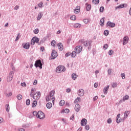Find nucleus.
Masks as SVG:
<instances>
[{
	"label": "nucleus",
	"instance_id": "nucleus-1",
	"mask_svg": "<svg viewBox=\"0 0 131 131\" xmlns=\"http://www.w3.org/2000/svg\"><path fill=\"white\" fill-rule=\"evenodd\" d=\"M35 93V89L32 88L31 90L30 97H32L34 100H39L40 98V92H37Z\"/></svg>",
	"mask_w": 131,
	"mask_h": 131
},
{
	"label": "nucleus",
	"instance_id": "nucleus-2",
	"mask_svg": "<svg viewBox=\"0 0 131 131\" xmlns=\"http://www.w3.org/2000/svg\"><path fill=\"white\" fill-rule=\"evenodd\" d=\"M55 95V91L52 90L51 91L49 95L47 96L46 98V101L47 102H49V101H51L52 100L53 104L55 103V97L54 96Z\"/></svg>",
	"mask_w": 131,
	"mask_h": 131
},
{
	"label": "nucleus",
	"instance_id": "nucleus-3",
	"mask_svg": "<svg viewBox=\"0 0 131 131\" xmlns=\"http://www.w3.org/2000/svg\"><path fill=\"white\" fill-rule=\"evenodd\" d=\"M79 42H81V43H82L84 47H91L92 46V43L93 42V41L92 40H88L85 41H84V40L81 39L79 41Z\"/></svg>",
	"mask_w": 131,
	"mask_h": 131
},
{
	"label": "nucleus",
	"instance_id": "nucleus-4",
	"mask_svg": "<svg viewBox=\"0 0 131 131\" xmlns=\"http://www.w3.org/2000/svg\"><path fill=\"white\" fill-rule=\"evenodd\" d=\"M13 77H14V71H11L10 72L9 75L7 76V81L8 82L12 81L13 80Z\"/></svg>",
	"mask_w": 131,
	"mask_h": 131
},
{
	"label": "nucleus",
	"instance_id": "nucleus-5",
	"mask_svg": "<svg viewBox=\"0 0 131 131\" xmlns=\"http://www.w3.org/2000/svg\"><path fill=\"white\" fill-rule=\"evenodd\" d=\"M34 65L36 68L39 67L40 69H42V63H41V60H40V59L36 60Z\"/></svg>",
	"mask_w": 131,
	"mask_h": 131
},
{
	"label": "nucleus",
	"instance_id": "nucleus-6",
	"mask_svg": "<svg viewBox=\"0 0 131 131\" xmlns=\"http://www.w3.org/2000/svg\"><path fill=\"white\" fill-rule=\"evenodd\" d=\"M46 117V115L41 111H39L37 112V118H39V119H43Z\"/></svg>",
	"mask_w": 131,
	"mask_h": 131
},
{
	"label": "nucleus",
	"instance_id": "nucleus-7",
	"mask_svg": "<svg viewBox=\"0 0 131 131\" xmlns=\"http://www.w3.org/2000/svg\"><path fill=\"white\" fill-rule=\"evenodd\" d=\"M39 41V38H38L37 37H33L31 41V44L32 45V46H34V45H35V42H36V43H38V42Z\"/></svg>",
	"mask_w": 131,
	"mask_h": 131
},
{
	"label": "nucleus",
	"instance_id": "nucleus-8",
	"mask_svg": "<svg viewBox=\"0 0 131 131\" xmlns=\"http://www.w3.org/2000/svg\"><path fill=\"white\" fill-rule=\"evenodd\" d=\"M51 56L52 58H50V60H54V59H56V58L58 57V53H57L56 51L53 50L51 53Z\"/></svg>",
	"mask_w": 131,
	"mask_h": 131
},
{
	"label": "nucleus",
	"instance_id": "nucleus-9",
	"mask_svg": "<svg viewBox=\"0 0 131 131\" xmlns=\"http://www.w3.org/2000/svg\"><path fill=\"white\" fill-rule=\"evenodd\" d=\"M82 51V47L81 46H77L75 48V51L77 54H79Z\"/></svg>",
	"mask_w": 131,
	"mask_h": 131
},
{
	"label": "nucleus",
	"instance_id": "nucleus-10",
	"mask_svg": "<svg viewBox=\"0 0 131 131\" xmlns=\"http://www.w3.org/2000/svg\"><path fill=\"white\" fill-rule=\"evenodd\" d=\"M106 26L107 27L109 26V27H111V28H113V27H115V23L108 21L106 23Z\"/></svg>",
	"mask_w": 131,
	"mask_h": 131
},
{
	"label": "nucleus",
	"instance_id": "nucleus-11",
	"mask_svg": "<svg viewBox=\"0 0 131 131\" xmlns=\"http://www.w3.org/2000/svg\"><path fill=\"white\" fill-rule=\"evenodd\" d=\"M84 95V90L83 89H80L78 91V96L79 97H82Z\"/></svg>",
	"mask_w": 131,
	"mask_h": 131
},
{
	"label": "nucleus",
	"instance_id": "nucleus-12",
	"mask_svg": "<svg viewBox=\"0 0 131 131\" xmlns=\"http://www.w3.org/2000/svg\"><path fill=\"white\" fill-rule=\"evenodd\" d=\"M128 37L127 36H125L123 38V45L125 46L127 42H128Z\"/></svg>",
	"mask_w": 131,
	"mask_h": 131
},
{
	"label": "nucleus",
	"instance_id": "nucleus-13",
	"mask_svg": "<svg viewBox=\"0 0 131 131\" xmlns=\"http://www.w3.org/2000/svg\"><path fill=\"white\" fill-rule=\"evenodd\" d=\"M86 123H88V120L86 119H83L81 120V126H84V125H86Z\"/></svg>",
	"mask_w": 131,
	"mask_h": 131
},
{
	"label": "nucleus",
	"instance_id": "nucleus-14",
	"mask_svg": "<svg viewBox=\"0 0 131 131\" xmlns=\"http://www.w3.org/2000/svg\"><path fill=\"white\" fill-rule=\"evenodd\" d=\"M126 4H123L119 5L118 6H117L115 7V10H118V9H122V8H124L125 7H127Z\"/></svg>",
	"mask_w": 131,
	"mask_h": 131
},
{
	"label": "nucleus",
	"instance_id": "nucleus-15",
	"mask_svg": "<svg viewBox=\"0 0 131 131\" xmlns=\"http://www.w3.org/2000/svg\"><path fill=\"white\" fill-rule=\"evenodd\" d=\"M62 69H63V67L62 66H59L56 68V72H57V73H60L62 72Z\"/></svg>",
	"mask_w": 131,
	"mask_h": 131
},
{
	"label": "nucleus",
	"instance_id": "nucleus-16",
	"mask_svg": "<svg viewBox=\"0 0 131 131\" xmlns=\"http://www.w3.org/2000/svg\"><path fill=\"white\" fill-rule=\"evenodd\" d=\"M109 85H107V86H105L103 89V94L104 95H107L108 94V90H109Z\"/></svg>",
	"mask_w": 131,
	"mask_h": 131
},
{
	"label": "nucleus",
	"instance_id": "nucleus-17",
	"mask_svg": "<svg viewBox=\"0 0 131 131\" xmlns=\"http://www.w3.org/2000/svg\"><path fill=\"white\" fill-rule=\"evenodd\" d=\"M75 110L76 112H79L80 110V105L78 104H76L75 106Z\"/></svg>",
	"mask_w": 131,
	"mask_h": 131
},
{
	"label": "nucleus",
	"instance_id": "nucleus-18",
	"mask_svg": "<svg viewBox=\"0 0 131 131\" xmlns=\"http://www.w3.org/2000/svg\"><path fill=\"white\" fill-rule=\"evenodd\" d=\"M57 47L59 51H63V44L62 43H58L57 45Z\"/></svg>",
	"mask_w": 131,
	"mask_h": 131
},
{
	"label": "nucleus",
	"instance_id": "nucleus-19",
	"mask_svg": "<svg viewBox=\"0 0 131 131\" xmlns=\"http://www.w3.org/2000/svg\"><path fill=\"white\" fill-rule=\"evenodd\" d=\"M80 7L79 6H77L75 8V9H74V12L75 14H78V13H79V12H80Z\"/></svg>",
	"mask_w": 131,
	"mask_h": 131
},
{
	"label": "nucleus",
	"instance_id": "nucleus-20",
	"mask_svg": "<svg viewBox=\"0 0 131 131\" xmlns=\"http://www.w3.org/2000/svg\"><path fill=\"white\" fill-rule=\"evenodd\" d=\"M86 7V11H88V12L89 11H91V9H92V6L90 4H88V3L85 4Z\"/></svg>",
	"mask_w": 131,
	"mask_h": 131
},
{
	"label": "nucleus",
	"instance_id": "nucleus-21",
	"mask_svg": "<svg viewBox=\"0 0 131 131\" xmlns=\"http://www.w3.org/2000/svg\"><path fill=\"white\" fill-rule=\"evenodd\" d=\"M129 113H130L129 111H126L124 113V118H127V117H128V115H129Z\"/></svg>",
	"mask_w": 131,
	"mask_h": 131
},
{
	"label": "nucleus",
	"instance_id": "nucleus-22",
	"mask_svg": "<svg viewBox=\"0 0 131 131\" xmlns=\"http://www.w3.org/2000/svg\"><path fill=\"white\" fill-rule=\"evenodd\" d=\"M24 49H26V50H28L29 48H30V45L29 43H26L23 46Z\"/></svg>",
	"mask_w": 131,
	"mask_h": 131
},
{
	"label": "nucleus",
	"instance_id": "nucleus-23",
	"mask_svg": "<svg viewBox=\"0 0 131 131\" xmlns=\"http://www.w3.org/2000/svg\"><path fill=\"white\" fill-rule=\"evenodd\" d=\"M77 76H78L77 75L73 73L72 75V78L73 80H75V79H76L77 78Z\"/></svg>",
	"mask_w": 131,
	"mask_h": 131
},
{
	"label": "nucleus",
	"instance_id": "nucleus-24",
	"mask_svg": "<svg viewBox=\"0 0 131 131\" xmlns=\"http://www.w3.org/2000/svg\"><path fill=\"white\" fill-rule=\"evenodd\" d=\"M104 18L105 17H103L100 19V23L101 26H104V24H105V22H104Z\"/></svg>",
	"mask_w": 131,
	"mask_h": 131
},
{
	"label": "nucleus",
	"instance_id": "nucleus-25",
	"mask_svg": "<svg viewBox=\"0 0 131 131\" xmlns=\"http://www.w3.org/2000/svg\"><path fill=\"white\" fill-rule=\"evenodd\" d=\"M41 17H42V13L39 12V13L38 14V17L37 20H39L41 19Z\"/></svg>",
	"mask_w": 131,
	"mask_h": 131
},
{
	"label": "nucleus",
	"instance_id": "nucleus-26",
	"mask_svg": "<svg viewBox=\"0 0 131 131\" xmlns=\"http://www.w3.org/2000/svg\"><path fill=\"white\" fill-rule=\"evenodd\" d=\"M36 105H37V101L35 100L32 104V107L34 108V107H36Z\"/></svg>",
	"mask_w": 131,
	"mask_h": 131
},
{
	"label": "nucleus",
	"instance_id": "nucleus-27",
	"mask_svg": "<svg viewBox=\"0 0 131 131\" xmlns=\"http://www.w3.org/2000/svg\"><path fill=\"white\" fill-rule=\"evenodd\" d=\"M52 103L49 102L46 104V106L48 108V109H51L52 108Z\"/></svg>",
	"mask_w": 131,
	"mask_h": 131
},
{
	"label": "nucleus",
	"instance_id": "nucleus-28",
	"mask_svg": "<svg viewBox=\"0 0 131 131\" xmlns=\"http://www.w3.org/2000/svg\"><path fill=\"white\" fill-rule=\"evenodd\" d=\"M74 28H79L80 27H81V25L80 24H75L74 25Z\"/></svg>",
	"mask_w": 131,
	"mask_h": 131
},
{
	"label": "nucleus",
	"instance_id": "nucleus-29",
	"mask_svg": "<svg viewBox=\"0 0 131 131\" xmlns=\"http://www.w3.org/2000/svg\"><path fill=\"white\" fill-rule=\"evenodd\" d=\"M70 110L68 108H66L65 110H62L61 111V113H67L68 114L69 112H70Z\"/></svg>",
	"mask_w": 131,
	"mask_h": 131
},
{
	"label": "nucleus",
	"instance_id": "nucleus-30",
	"mask_svg": "<svg viewBox=\"0 0 131 131\" xmlns=\"http://www.w3.org/2000/svg\"><path fill=\"white\" fill-rule=\"evenodd\" d=\"M76 54H77V53H76V51H73L72 54H71V57L72 58H75V56H76Z\"/></svg>",
	"mask_w": 131,
	"mask_h": 131
},
{
	"label": "nucleus",
	"instance_id": "nucleus-31",
	"mask_svg": "<svg viewBox=\"0 0 131 131\" xmlns=\"http://www.w3.org/2000/svg\"><path fill=\"white\" fill-rule=\"evenodd\" d=\"M5 107L7 112H10V105L8 104L6 105Z\"/></svg>",
	"mask_w": 131,
	"mask_h": 131
},
{
	"label": "nucleus",
	"instance_id": "nucleus-32",
	"mask_svg": "<svg viewBox=\"0 0 131 131\" xmlns=\"http://www.w3.org/2000/svg\"><path fill=\"white\" fill-rule=\"evenodd\" d=\"M79 101H80V97H77L74 101V103H75V104H77V103H78V102H79Z\"/></svg>",
	"mask_w": 131,
	"mask_h": 131
},
{
	"label": "nucleus",
	"instance_id": "nucleus-33",
	"mask_svg": "<svg viewBox=\"0 0 131 131\" xmlns=\"http://www.w3.org/2000/svg\"><path fill=\"white\" fill-rule=\"evenodd\" d=\"M129 99V96L128 95H125L123 98V101L124 102L125 100H128Z\"/></svg>",
	"mask_w": 131,
	"mask_h": 131
},
{
	"label": "nucleus",
	"instance_id": "nucleus-34",
	"mask_svg": "<svg viewBox=\"0 0 131 131\" xmlns=\"http://www.w3.org/2000/svg\"><path fill=\"white\" fill-rule=\"evenodd\" d=\"M99 2L100 1L99 0H93L92 1V3H93V4H94V5H98V4H99Z\"/></svg>",
	"mask_w": 131,
	"mask_h": 131
},
{
	"label": "nucleus",
	"instance_id": "nucleus-35",
	"mask_svg": "<svg viewBox=\"0 0 131 131\" xmlns=\"http://www.w3.org/2000/svg\"><path fill=\"white\" fill-rule=\"evenodd\" d=\"M117 123H120L121 121V118H116Z\"/></svg>",
	"mask_w": 131,
	"mask_h": 131
},
{
	"label": "nucleus",
	"instance_id": "nucleus-36",
	"mask_svg": "<svg viewBox=\"0 0 131 131\" xmlns=\"http://www.w3.org/2000/svg\"><path fill=\"white\" fill-rule=\"evenodd\" d=\"M20 33H18L17 34V35L16 37V39H15V41H17V40H19V38H20Z\"/></svg>",
	"mask_w": 131,
	"mask_h": 131
},
{
	"label": "nucleus",
	"instance_id": "nucleus-37",
	"mask_svg": "<svg viewBox=\"0 0 131 131\" xmlns=\"http://www.w3.org/2000/svg\"><path fill=\"white\" fill-rule=\"evenodd\" d=\"M65 104V101L62 100L59 102L60 106H63Z\"/></svg>",
	"mask_w": 131,
	"mask_h": 131
},
{
	"label": "nucleus",
	"instance_id": "nucleus-38",
	"mask_svg": "<svg viewBox=\"0 0 131 131\" xmlns=\"http://www.w3.org/2000/svg\"><path fill=\"white\" fill-rule=\"evenodd\" d=\"M70 19H71V20L75 21V20H76V16L75 15H73L70 17Z\"/></svg>",
	"mask_w": 131,
	"mask_h": 131
},
{
	"label": "nucleus",
	"instance_id": "nucleus-39",
	"mask_svg": "<svg viewBox=\"0 0 131 131\" xmlns=\"http://www.w3.org/2000/svg\"><path fill=\"white\" fill-rule=\"evenodd\" d=\"M51 45L53 47H55V46H56V41H55V40H52L51 41Z\"/></svg>",
	"mask_w": 131,
	"mask_h": 131
},
{
	"label": "nucleus",
	"instance_id": "nucleus-40",
	"mask_svg": "<svg viewBox=\"0 0 131 131\" xmlns=\"http://www.w3.org/2000/svg\"><path fill=\"white\" fill-rule=\"evenodd\" d=\"M104 35L107 36V35H108L109 34V31L107 30H105L104 32Z\"/></svg>",
	"mask_w": 131,
	"mask_h": 131
},
{
	"label": "nucleus",
	"instance_id": "nucleus-41",
	"mask_svg": "<svg viewBox=\"0 0 131 131\" xmlns=\"http://www.w3.org/2000/svg\"><path fill=\"white\" fill-rule=\"evenodd\" d=\"M22 98H23L22 95H20V94H19V95H18L17 96V100H22Z\"/></svg>",
	"mask_w": 131,
	"mask_h": 131
},
{
	"label": "nucleus",
	"instance_id": "nucleus-42",
	"mask_svg": "<svg viewBox=\"0 0 131 131\" xmlns=\"http://www.w3.org/2000/svg\"><path fill=\"white\" fill-rule=\"evenodd\" d=\"M26 105L27 106H29L30 105V99H27L26 101Z\"/></svg>",
	"mask_w": 131,
	"mask_h": 131
},
{
	"label": "nucleus",
	"instance_id": "nucleus-43",
	"mask_svg": "<svg viewBox=\"0 0 131 131\" xmlns=\"http://www.w3.org/2000/svg\"><path fill=\"white\" fill-rule=\"evenodd\" d=\"M113 53H114V51L112 50H110L108 51V54L110 55V56H112V55H113Z\"/></svg>",
	"mask_w": 131,
	"mask_h": 131
},
{
	"label": "nucleus",
	"instance_id": "nucleus-44",
	"mask_svg": "<svg viewBox=\"0 0 131 131\" xmlns=\"http://www.w3.org/2000/svg\"><path fill=\"white\" fill-rule=\"evenodd\" d=\"M99 11H100V13H103V12H104V7L101 6L100 8Z\"/></svg>",
	"mask_w": 131,
	"mask_h": 131
},
{
	"label": "nucleus",
	"instance_id": "nucleus-45",
	"mask_svg": "<svg viewBox=\"0 0 131 131\" xmlns=\"http://www.w3.org/2000/svg\"><path fill=\"white\" fill-rule=\"evenodd\" d=\"M39 31L38 30V29H35L34 30L33 32H34V33H35V34H37V33H38Z\"/></svg>",
	"mask_w": 131,
	"mask_h": 131
},
{
	"label": "nucleus",
	"instance_id": "nucleus-46",
	"mask_svg": "<svg viewBox=\"0 0 131 131\" xmlns=\"http://www.w3.org/2000/svg\"><path fill=\"white\" fill-rule=\"evenodd\" d=\"M83 22H84L85 24H88V23H89V19L85 18L83 20Z\"/></svg>",
	"mask_w": 131,
	"mask_h": 131
},
{
	"label": "nucleus",
	"instance_id": "nucleus-47",
	"mask_svg": "<svg viewBox=\"0 0 131 131\" xmlns=\"http://www.w3.org/2000/svg\"><path fill=\"white\" fill-rule=\"evenodd\" d=\"M103 49H104V50H107V49H108V44L104 45L103 47Z\"/></svg>",
	"mask_w": 131,
	"mask_h": 131
},
{
	"label": "nucleus",
	"instance_id": "nucleus-48",
	"mask_svg": "<svg viewBox=\"0 0 131 131\" xmlns=\"http://www.w3.org/2000/svg\"><path fill=\"white\" fill-rule=\"evenodd\" d=\"M107 123H108V124H110V123H112V119H111V118H109L107 121Z\"/></svg>",
	"mask_w": 131,
	"mask_h": 131
},
{
	"label": "nucleus",
	"instance_id": "nucleus-49",
	"mask_svg": "<svg viewBox=\"0 0 131 131\" xmlns=\"http://www.w3.org/2000/svg\"><path fill=\"white\" fill-rule=\"evenodd\" d=\"M33 115L34 116H36L37 118V112H36V111H34L33 112Z\"/></svg>",
	"mask_w": 131,
	"mask_h": 131
},
{
	"label": "nucleus",
	"instance_id": "nucleus-50",
	"mask_svg": "<svg viewBox=\"0 0 131 131\" xmlns=\"http://www.w3.org/2000/svg\"><path fill=\"white\" fill-rule=\"evenodd\" d=\"M42 5H43V3L42 2H40L38 5V6L39 8H42Z\"/></svg>",
	"mask_w": 131,
	"mask_h": 131
},
{
	"label": "nucleus",
	"instance_id": "nucleus-51",
	"mask_svg": "<svg viewBox=\"0 0 131 131\" xmlns=\"http://www.w3.org/2000/svg\"><path fill=\"white\" fill-rule=\"evenodd\" d=\"M121 76L122 79H124V78H125V74L124 73L121 74Z\"/></svg>",
	"mask_w": 131,
	"mask_h": 131
},
{
	"label": "nucleus",
	"instance_id": "nucleus-52",
	"mask_svg": "<svg viewBox=\"0 0 131 131\" xmlns=\"http://www.w3.org/2000/svg\"><path fill=\"white\" fill-rule=\"evenodd\" d=\"M85 129H86V130H89V129H90V125H86V126H85Z\"/></svg>",
	"mask_w": 131,
	"mask_h": 131
},
{
	"label": "nucleus",
	"instance_id": "nucleus-53",
	"mask_svg": "<svg viewBox=\"0 0 131 131\" xmlns=\"http://www.w3.org/2000/svg\"><path fill=\"white\" fill-rule=\"evenodd\" d=\"M116 86H117V83H114L112 85V87L114 88V89L115 88H116Z\"/></svg>",
	"mask_w": 131,
	"mask_h": 131
},
{
	"label": "nucleus",
	"instance_id": "nucleus-54",
	"mask_svg": "<svg viewBox=\"0 0 131 131\" xmlns=\"http://www.w3.org/2000/svg\"><path fill=\"white\" fill-rule=\"evenodd\" d=\"M19 6L16 5V6H15V7L14 8V10H18L19 9Z\"/></svg>",
	"mask_w": 131,
	"mask_h": 131
},
{
	"label": "nucleus",
	"instance_id": "nucleus-55",
	"mask_svg": "<svg viewBox=\"0 0 131 131\" xmlns=\"http://www.w3.org/2000/svg\"><path fill=\"white\" fill-rule=\"evenodd\" d=\"M66 92H67V93H70V92H71V89L70 88H68L66 90Z\"/></svg>",
	"mask_w": 131,
	"mask_h": 131
},
{
	"label": "nucleus",
	"instance_id": "nucleus-56",
	"mask_svg": "<svg viewBox=\"0 0 131 131\" xmlns=\"http://www.w3.org/2000/svg\"><path fill=\"white\" fill-rule=\"evenodd\" d=\"M107 73L109 75H110V74H111V69H108L107 70Z\"/></svg>",
	"mask_w": 131,
	"mask_h": 131
},
{
	"label": "nucleus",
	"instance_id": "nucleus-57",
	"mask_svg": "<svg viewBox=\"0 0 131 131\" xmlns=\"http://www.w3.org/2000/svg\"><path fill=\"white\" fill-rule=\"evenodd\" d=\"M96 100H98V96H96L93 98L94 101H96Z\"/></svg>",
	"mask_w": 131,
	"mask_h": 131
},
{
	"label": "nucleus",
	"instance_id": "nucleus-58",
	"mask_svg": "<svg viewBox=\"0 0 131 131\" xmlns=\"http://www.w3.org/2000/svg\"><path fill=\"white\" fill-rule=\"evenodd\" d=\"M21 86H26V83L23 82L21 83Z\"/></svg>",
	"mask_w": 131,
	"mask_h": 131
},
{
	"label": "nucleus",
	"instance_id": "nucleus-59",
	"mask_svg": "<svg viewBox=\"0 0 131 131\" xmlns=\"http://www.w3.org/2000/svg\"><path fill=\"white\" fill-rule=\"evenodd\" d=\"M71 54L70 53H67L66 54V57H69Z\"/></svg>",
	"mask_w": 131,
	"mask_h": 131
},
{
	"label": "nucleus",
	"instance_id": "nucleus-60",
	"mask_svg": "<svg viewBox=\"0 0 131 131\" xmlns=\"http://www.w3.org/2000/svg\"><path fill=\"white\" fill-rule=\"evenodd\" d=\"M73 118H74V114H73L72 116L70 117V120H73Z\"/></svg>",
	"mask_w": 131,
	"mask_h": 131
},
{
	"label": "nucleus",
	"instance_id": "nucleus-61",
	"mask_svg": "<svg viewBox=\"0 0 131 131\" xmlns=\"http://www.w3.org/2000/svg\"><path fill=\"white\" fill-rule=\"evenodd\" d=\"M40 51H41V52H43V50H45V48L43 47H41L40 48Z\"/></svg>",
	"mask_w": 131,
	"mask_h": 131
},
{
	"label": "nucleus",
	"instance_id": "nucleus-62",
	"mask_svg": "<svg viewBox=\"0 0 131 131\" xmlns=\"http://www.w3.org/2000/svg\"><path fill=\"white\" fill-rule=\"evenodd\" d=\"M36 83H37V80H35L34 81V83H33L34 85H35V84H36Z\"/></svg>",
	"mask_w": 131,
	"mask_h": 131
},
{
	"label": "nucleus",
	"instance_id": "nucleus-63",
	"mask_svg": "<svg viewBox=\"0 0 131 131\" xmlns=\"http://www.w3.org/2000/svg\"><path fill=\"white\" fill-rule=\"evenodd\" d=\"M94 88H98V83H94Z\"/></svg>",
	"mask_w": 131,
	"mask_h": 131
},
{
	"label": "nucleus",
	"instance_id": "nucleus-64",
	"mask_svg": "<svg viewBox=\"0 0 131 131\" xmlns=\"http://www.w3.org/2000/svg\"><path fill=\"white\" fill-rule=\"evenodd\" d=\"M18 131H25V129H24V128H20L19 130H18Z\"/></svg>",
	"mask_w": 131,
	"mask_h": 131
}]
</instances>
